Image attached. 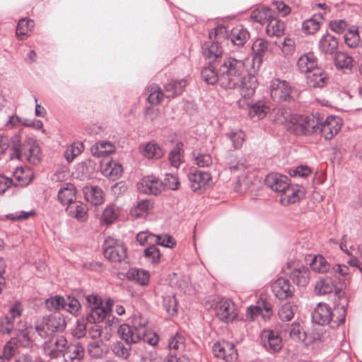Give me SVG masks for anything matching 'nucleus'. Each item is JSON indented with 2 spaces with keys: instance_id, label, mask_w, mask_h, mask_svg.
<instances>
[{
  "instance_id": "obj_30",
  "label": "nucleus",
  "mask_w": 362,
  "mask_h": 362,
  "mask_svg": "<svg viewBox=\"0 0 362 362\" xmlns=\"http://www.w3.org/2000/svg\"><path fill=\"white\" fill-rule=\"evenodd\" d=\"M307 83L312 88H322L327 83L328 78L327 74L320 67L306 75Z\"/></svg>"
},
{
  "instance_id": "obj_16",
  "label": "nucleus",
  "mask_w": 362,
  "mask_h": 362,
  "mask_svg": "<svg viewBox=\"0 0 362 362\" xmlns=\"http://www.w3.org/2000/svg\"><path fill=\"white\" fill-rule=\"evenodd\" d=\"M262 341L264 347L271 353L279 352L282 348L281 337L273 330H264Z\"/></svg>"
},
{
  "instance_id": "obj_52",
  "label": "nucleus",
  "mask_w": 362,
  "mask_h": 362,
  "mask_svg": "<svg viewBox=\"0 0 362 362\" xmlns=\"http://www.w3.org/2000/svg\"><path fill=\"white\" fill-rule=\"evenodd\" d=\"M344 42L350 48L356 47L360 42L358 28L353 26L344 34Z\"/></svg>"
},
{
  "instance_id": "obj_3",
  "label": "nucleus",
  "mask_w": 362,
  "mask_h": 362,
  "mask_svg": "<svg viewBox=\"0 0 362 362\" xmlns=\"http://www.w3.org/2000/svg\"><path fill=\"white\" fill-rule=\"evenodd\" d=\"M11 159H25L29 163L36 165L40 161V148L36 141L32 138L21 141L18 134H14L11 139Z\"/></svg>"
},
{
  "instance_id": "obj_38",
  "label": "nucleus",
  "mask_w": 362,
  "mask_h": 362,
  "mask_svg": "<svg viewBox=\"0 0 362 362\" xmlns=\"http://www.w3.org/2000/svg\"><path fill=\"white\" fill-rule=\"evenodd\" d=\"M141 153L148 159H158L163 156V150L158 144L152 141L143 146Z\"/></svg>"
},
{
  "instance_id": "obj_61",
  "label": "nucleus",
  "mask_w": 362,
  "mask_h": 362,
  "mask_svg": "<svg viewBox=\"0 0 362 362\" xmlns=\"http://www.w3.org/2000/svg\"><path fill=\"white\" fill-rule=\"evenodd\" d=\"M289 335L295 341H304L305 339L306 334L302 330L300 324L293 323L291 325L288 329Z\"/></svg>"
},
{
  "instance_id": "obj_21",
  "label": "nucleus",
  "mask_w": 362,
  "mask_h": 362,
  "mask_svg": "<svg viewBox=\"0 0 362 362\" xmlns=\"http://www.w3.org/2000/svg\"><path fill=\"white\" fill-rule=\"evenodd\" d=\"M257 88V79L254 76L249 75L243 77L238 85L232 89H238L240 95L245 98H249L253 95Z\"/></svg>"
},
{
  "instance_id": "obj_63",
  "label": "nucleus",
  "mask_w": 362,
  "mask_h": 362,
  "mask_svg": "<svg viewBox=\"0 0 362 362\" xmlns=\"http://www.w3.org/2000/svg\"><path fill=\"white\" fill-rule=\"evenodd\" d=\"M117 218V215L113 207L107 206L103 211L100 221L104 224L110 225Z\"/></svg>"
},
{
  "instance_id": "obj_41",
  "label": "nucleus",
  "mask_w": 362,
  "mask_h": 362,
  "mask_svg": "<svg viewBox=\"0 0 362 362\" xmlns=\"http://www.w3.org/2000/svg\"><path fill=\"white\" fill-rule=\"evenodd\" d=\"M184 144L182 141L177 142L175 147L170 151L168 160L170 165L175 168H179L184 162Z\"/></svg>"
},
{
  "instance_id": "obj_36",
  "label": "nucleus",
  "mask_w": 362,
  "mask_h": 362,
  "mask_svg": "<svg viewBox=\"0 0 362 362\" xmlns=\"http://www.w3.org/2000/svg\"><path fill=\"white\" fill-rule=\"evenodd\" d=\"M122 165L113 160L107 161L101 166L103 175L112 180L118 179L122 175Z\"/></svg>"
},
{
  "instance_id": "obj_64",
  "label": "nucleus",
  "mask_w": 362,
  "mask_h": 362,
  "mask_svg": "<svg viewBox=\"0 0 362 362\" xmlns=\"http://www.w3.org/2000/svg\"><path fill=\"white\" fill-rule=\"evenodd\" d=\"M80 308L81 304L76 298H71L69 296L66 299H65L64 309L66 310L70 313L76 315Z\"/></svg>"
},
{
  "instance_id": "obj_57",
  "label": "nucleus",
  "mask_w": 362,
  "mask_h": 362,
  "mask_svg": "<svg viewBox=\"0 0 362 362\" xmlns=\"http://www.w3.org/2000/svg\"><path fill=\"white\" fill-rule=\"evenodd\" d=\"M83 150V144L81 142L74 143L64 151L66 160L70 163L76 156L79 155Z\"/></svg>"
},
{
  "instance_id": "obj_31",
  "label": "nucleus",
  "mask_w": 362,
  "mask_h": 362,
  "mask_svg": "<svg viewBox=\"0 0 362 362\" xmlns=\"http://www.w3.org/2000/svg\"><path fill=\"white\" fill-rule=\"evenodd\" d=\"M297 66L300 72L308 74L318 67L317 59L313 53L303 54L298 59Z\"/></svg>"
},
{
  "instance_id": "obj_15",
  "label": "nucleus",
  "mask_w": 362,
  "mask_h": 362,
  "mask_svg": "<svg viewBox=\"0 0 362 362\" xmlns=\"http://www.w3.org/2000/svg\"><path fill=\"white\" fill-rule=\"evenodd\" d=\"M305 197V189L302 186L288 185L281 194L280 202L284 206L295 204Z\"/></svg>"
},
{
  "instance_id": "obj_60",
  "label": "nucleus",
  "mask_w": 362,
  "mask_h": 362,
  "mask_svg": "<svg viewBox=\"0 0 362 362\" xmlns=\"http://www.w3.org/2000/svg\"><path fill=\"white\" fill-rule=\"evenodd\" d=\"M34 21L30 19L23 18L21 19L16 28L17 35H26L29 30L34 27Z\"/></svg>"
},
{
  "instance_id": "obj_51",
  "label": "nucleus",
  "mask_w": 362,
  "mask_h": 362,
  "mask_svg": "<svg viewBox=\"0 0 362 362\" xmlns=\"http://www.w3.org/2000/svg\"><path fill=\"white\" fill-rule=\"evenodd\" d=\"M296 310L297 307L295 305L286 303L280 308L279 317L282 321H290L293 318Z\"/></svg>"
},
{
  "instance_id": "obj_62",
  "label": "nucleus",
  "mask_w": 362,
  "mask_h": 362,
  "mask_svg": "<svg viewBox=\"0 0 362 362\" xmlns=\"http://www.w3.org/2000/svg\"><path fill=\"white\" fill-rule=\"evenodd\" d=\"M88 352L92 357L98 358L105 354L106 350L102 344L95 341L89 345Z\"/></svg>"
},
{
  "instance_id": "obj_8",
  "label": "nucleus",
  "mask_w": 362,
  "mask_h": 362,
  "mask_svg": "<svg viewBox=\"0 0 362 362\" xmlns=\"http://www.w3.org/2000/svg\"><path fill=\"white\" fill-rule=\"evenodd\" d=\"M341 128V120L339 117L329 115L326 119L321 117L317 135H320L326 140H330L339 132Z\"/></svg>"
},
{
  "instance_id": "obj_13",
  "label": "nucleus",
  "mask_w": 362,
  "mask_h": 362,
  "mask_svg": "<svg viewBox=\"0 0 362 362\" xmlns=\"http://www.w3.org/2000/svg\"><path fill=\"white\" fill-rule=\"evenodd\" d=\"M216 315L223 322H232L238 317L234 303L230 299H221L216 305Z\"/></svg>"
},
{
  "instance_id": "obj_10",
  "label": "nucleus",
  "mask_w": 362,
  "mask_h": 362,
  "mask_svg": "<svg viewBox=\"0 0 362 362\" xmlns=\"http://www.w3.org/2000/svg\"><path fill=\"white\" fill-rule=\"evenodd\" d=\"M273 315V306L270 301L261 297L255 305H250L247 308L246 317L253 321L258 315H261L264 320L270 319Z\"/></svg>"
},
{
  "instance_id": "obj_2",
  "label": "nucleus",
  "mask_w": 362,
  "mask_h": 362,
  "mask_svg": "<svg viewBox=\"0 0 362 362\" xmlns=\"http://www.w3.org/2000/svg\"><path fill=\"white\" fill-rule=\"evenodd\" d=\"M347 302H341L334 309L325 303H319L313 313V321L318 325H329L330 327H338L346 318Z\"/></svg>"
},
{
  "instance_id": "obj_32",
  "label": "nucleus",
  "mask_w": 362,
  "mask_h": 362,
  "mask_svg": "<svg viewBox=\"0 0 362 362\" xmlns=\"http://www.w3.org/2000/svg\"><path fill=\"white\" fill-rule=\"evenodd\" d=\"M57 197L62 205L68 206L76 200V191L74 185L71 183L64 184L59 190Z\"/></svg>"
},
{
  "instance_id": "obj_19",
  "label": "nucleus",
  "mask_w": 362,
  "mask_h": 362,
  "mask_svg": "<svg viewBox=\"0 0 362 362\" xmlns=\"http://www.w3.org/2000/svg\"><path fill=\"white\" fill-rule=\"evenodd\" d=\"M288 181L289 178L286 175L276 173H269L265 178L266 185L280 194L288 187Z\"/></svg>"
},
{
  "instance_id": "obj_45",
  "label": "nucleus",
  "mask_w": 362,
  "mask_h": 362,
  "mask_svg": "<svg viewBox=\"0 0 362 362\" xmlns=\"http://www.w3.org/2000/svg\"><path fill=\"white\" fill-rule=\"evenodd\" d=\"M153 203L149 199H143L137 203L131 211L132 216L139 218L146 216L150 210L153 209Z\"/></svg>"
},
{
  "instance_id": "obj_23",
  "label": "nucleus",
  "mask_w": 362,
  "mask_h": 362,
  "mask_svg": "<svg viewBox=\"0 0 362 362\" xmlns=\"http://www.w3.org/2000/svg\"><path fill=\"white\" fill-rule=\"evenodd\" d=\"M188 178L191 189L194 192H196L209 185V182L211 180V176L208 172L195 170L188 175Z\"/></svg>"
},
{
  "instance_id": "obj_4",
  "label": "nucleus",
  "mask_w": 362,
  "mask_h": 362,
  "mask_svg": "<svg viewBox=\"0 0 362 362\" xmlns=\"http://www.w3.org/2000/svg\"><path fill=\"white\" fill-rule=\"evenodd\" d=\"M293 125L294 133L298 136H317L321 115L316 112L310 115H291L284 117Z\"/></svg>"
},
{
  "instance_id": "obj_22",
  "label": "nucleus",
  "mask_w": 362,
  "mask_h": 362,
  "mask_svg": "<svg viewBox=\"0 0 362 362\" xmlns=\"http://www.w3.org/2000/svg\"><path fill=\"white\" fill-rule=\"evenodd\" d=\"M132 326H130L127 324H123L120 325L118 333L120 335L122 340H124L127 344H143L144 343V337L140 335V334L137 332Z\"/></svg>"
},
{
  "instance_id": "obj_34",
  "label": "nucleus",
  "mask_w": 362,
  "mask_h": 362,
  "mask_svg": "<svg viewBox=\"0 0 362 362\" xmlns=\"http://www.w3.org/2000/svg\"><path fill=\"white\" fill-rule=\"evenodd\" d=\"M249 38V32L243 26L234 28L228 35V40H229L233 45L238 47L243 46Z\"/></svg>"
},
{
  "instance_id": "obj_47",
  "label": "nucleus",
  "mask_w": 362,
  "mask_h": 362,
  "mask_svg": "<svg viewBox=\"0 0 362 362\" xmlns=\"http://www.w3.org/2000/svg\"><path fill=\"white\" fill-rule=\"evenodd\" d=\"M335 66L338 69L351 70L354 59L352 57L345 52H336L334 57Z\"/></svg>"
},
{
  "instance_id": "obj_17",
  "label": "nucleus",
  "mask_w": 362,
  "mask_h": 362,
  "mask_svg": "<svg viewBox=\"0 0 362 362\" xmlns=\"http://www.w3.org/2000/svg\"><path fill=\"white\" fill-rule=\"evenodd\" d=\"M85 356V347L78 341L67 343L64 358L66 362H81Z\"/></svg>"
},
{
  "instance_id": "obj_44",
  "label": "nucleus",
  "mask_w": 362,
  "mask_h": 362,
  "mask_svg": "<svg viewBox=\"0 0 362 362\" xmlns=\"http://www.w3.org/2000/svg\"><path fill=\"white\" fill-rule=\"evenodd\" d=\"M267 24V33L270 36H281L284 34V22L278 20L272 15L268 20Z\"/></svg>"
},
{
  "instance_id": "obj_33",
  "label": "nucleus",
  "mask_w": 362,
  "mask_h": 362,
  "mask_svg": "<svg viewBox=\"0 0 362 362\" xmlns=\"http://www.w3.org/2000/svg\"><path fill=\"white\" fill-rule=\"evenodd\" d=\"M84 197L88 202L93 205H100L103 203V192L98 186H85L83 189Z\"/></svg>"
},
{
  "instance_id": "obj_50",
  "label": "nucleus",
  "mask_w": 362,
  "mask_h": 362,
  "mask_svg": "<svg viewBox=\"0 0 362 362\" xmlns=\"http://www.w3.org/2000/svg\"><path fill=\"white\" fill-rule=\"evenodd\" d=\"M194 163L200 167H209L212 164V158L209 153H202L197 150L192 153Z\"/></svg>"
},
{
  "instance_id": "obj_18",
  "label": "nucleus",
  "mask_w": 362,
  "mask_h": 362,
  "mask_svg": "<svg viewBox=\"0 0 362 362\" xmlns=\"http://www.w3.org/2000/svg\"><path fill=\"white\" fill-rule=\"evenodd\" d=\"M43 324L46 325L47 330L55 332H62L66 327V318L59 312H54L43 318Z\"/></svg>"
},
{
  "instance_id": "obj_39",
  "label": "nucleus",
  "mask_w": 362,
  "mask_h": 362,
  "mask_svg": "<svg viewBox=\"0 0 362 362\" xmlns=\"http://www.w3.org/2000/svg\"><path fill=\"white\" fill-rule=\"evenodd\" d=\"M223 49L218 42H206L203 47L204 56L210 60H218L222 58Z\"/></svg>"
},
{
  "instance_id": "obj_40",
  "label": "nucleus",
  "mask_w": 362,
  "mask_h": 362,
  "mask_svg": "<svg viewBox=\"0 0 362 362\" xmlns=\"http://www.w3.org/2000/svg\"><path fill=\"white\" fill-rule=\"evenodd\" d=\"M323 20L322 14H315L311 18L303 22L302 30L308 35H313L320 28L321 21Z\"/></svg>"
},
{
  "instance_id": "obj_46",
  "label": "nucleus",
  "mask_w": 362,
  "mask_h": 362,
  "mask_svg": "<svg viewBox=\"0 0 362 362\" xmlns=\"http://www.w3.org/2000/svg\"><path fill=\"white\" fill-rule=\"evenodd\" d=\"M147 92L148 93L147 100L152 105L159 104L162 101L163 97H165V92H163L160 87L155 83H153L148 87Z\"/></svg>"
},
{
  "instance_id": "obj_42",
  "label": "nucleus",
  "mask_w": 362,
  "mask_h": 362,
  "mask_svg": "<svg viewBox=\"0 0 362 362\" xmlns=\"http://www.w3.org/2000/svg\"><path fill=\"white\" fill-rule=\"evenodd\" d=\"M110 309L103 306H96L90 308L88 315L86 317V320L90 324H95L102 322L108 315Z\"/></svg>"
},
{
  "instance_id": "obj_28",
  "label": "nucleus",
  "mask_w": 362,
  "mask_h": 362,
  "mask_svg": "<svg viewBox=\"0 0 362 362\" xmlns=\"http://www.w3.org/2000/svg\"><path fill=\"white\" fill-rule=\"evenodd\" d=\"M66 212L71 217L79 221H85L88 218V207L81 202L75 200L66 208Z\"/></svg>"
},
{
  "instance_id": "obj_14",
  "label": "nucleus",
  "mask_w": 362,
  "mask_h": 362,
  "mask_svg": "<svg viewBox=\"0 0 362 362\" xmlns=\"http://www.w3.org/2000/svg\"><path fill=\"white\" fill-rule=\"evenodd\" d=\"M213 353L216 358H222L226 362H235L238 353L233 344L227 341H218L213 346Z\"/></svg>"
},
{
  "instance_id": "obj_11",
  "label": "nucleus",
  "mask_w": 362,
  "mask_h": 362,
  "mask_svg": "<svg viewBox=\"0 0 362 362\" xmlns=\"http://www.w3.org/2000/svg\"><path fill=\"white\" fill-rule=\"evenodd\" d=\"M292 90V87L284 80L276 78L272 81L270 93L274 101L278 103L290 101L293 98Z\"/></svg>"
},
{
  "instance_id": "obj_59",
  "label": "nucleus",
  "mask_w": 362,
  "mask_h": 362,
  "mask_svg": "<svg viewBox=\"0 0 362 362\" xmlns=\"http://www.w3.org/2000/svg\"><path fill=\"white\" fill-rule=\"evenodd\" d=\"M64 303L65 298L60 296L50 297L45 301L46 308L49 310L64 309Z\"/></svg>"
},
{
  "instance_id": "obj_9",
  "label": "nucleus",
  "mask_w": 362,
  "mask_h": 362,
  "mask_svg": "<svg viewBox=\"0 0 362 362\" xmlns=\"http://www.w3.org/2000/svg\"><path fill=\"white\" fill-rule=\"evenodd\" d=\"M168 348L170 351L166 361L165 362H189L187 357L184 355L177 356L173 354V351L182 353L185 349V337L182 332H176V334L168 339Z\"/></svg>"
},
{
  "instance_id": "obj_25",
  "label": "nucleus",
  "mask_w": 362,
  "mask_h": 362,
  "mask_svg": "<svg viewBox=\"0 0 362 362\" xmlns=\"http://www.w3.org/2000/svg\"><path fill=\"white\" fill-rule=\"evenodd\" d=\"M140 189L146 194L158 195L163 190V183L159 179L151 175L144 177Z\"/></svg>"
},
{
  "instance_id": "obj_55",
  "label": "nucleus",
  "mask_w": 362,
  "mask_h": 362,
  "mask_svg": "<svg viewBox=\"0 0 362 362\" xmlns=\"http://www.w3.org/2000/svg\"><path fill=\"white\" fill-rule=\"evenodd\" d=\"M127 278L139 286L148 285L150 280L149 273H126Z\"/></svg>"
},
{
  "instance_id": "obj_43",
  "label": "nucleus",
  "mask_w": 362,
  "mask_h": 362,
  "mask_svg": "<svg viewBox=\"0 0 362 362\" xmlns=\"http://www.w3.org/2000/svg\"><path fill=\"white\" fill-rule=\"evenodd\" d=\"M115 146L111 142L102 141L96 143L91 148V153L96 157H104L114 152Z\"/></svg>"
},
{
  "instance_id": "obj_6",
  "label": "nucleus",
  "mask_w": 362,
  "mask_h": 362,
  "mask_svg": "<svg viewBox=\"0 0 362 362\" xmlns=\"http://www.w3.org/2000/svg\"><path fill=\"white\" fill-rule=\"evenodd\" d=\"M103 247L104 256L112 262H120L127 257V248L119 240L109 236Z\"/></svg>"
},
{
  "instance_id": "obj_53",
  "label": "nucleus",
  "mask_w": 362,
  "mask_h": 362,
  "mask_svg": "<svg viewBox=\"0 0 362 362\" xmlns=\"http://www.w3.org/2000/svg\"><path fill=\"white\" fill-rule=\"evenodd\" d=\"M136 241L139 243L141 245H154L155 242L159 240V238L156 237L155 234L149 233L148 231H141L136 237Z\"/></svg>"
},
{
  "instance_id": "obj_48",
  "label": "nucleus",
  "mask_w": 362,
  "mask_h": 362,
  "mask_svg": "<svg viewBox=\"0 0 362 362\" xmlns=\"http://www.w3.org/2000/svg\"><path fill=\"white\" fill-rule=\"evenodd\" d=\"M269 110V106L264 103L259 101L250 107L248 115L251 118L257 117L258 119H262L267 115Z\"/></svg>"
},
{
  "instance_id": "obj_54",
  "label": "nucleus",
  "mask_w": 362,
  "mask_h": 362,
  "mask_svg": "<svg viewBox=\"0 0 362 362\" xmlns=\"http://www.w3.org/2000/svg\"><path fill=\"white\" fill-rule=\"evenodd\" d=\"M235 149L240 148L245 141V133L241 130L231 131L226 134Z\"/></svg>"
},
{
  "instance_id": "obj_56",
  "label": "nucleus",
  "mask_w": 362,
  "mask_h": 362,
  "mask_svg": "<svg viewBox=\"0 0 362 362\" xmlns=\"http://www.w3.org/2000/svg\"><path fill=\"white\" fill-rule=\"evenodd\" d=\"M163 306L167 313L174 315L177 313V300L173 295H167L163 298Z\"/></svg>"
},
{
  "instance_id": "obj_27",
  "label": "nucleus",
  "mask_w": 362,
  "mask_h": 362,
  "mask_svg": "<svg viewBox=\"0 0 362 362\" xmlns=\"http://www.w3.org/2000/svg\"><path fill=\"white\" fill-rule=\"evenodd\" d=\"M305 264L313 272H329V264L322 255L308 254L305 257Z\"/></svg>"
},
{
  "instance_id": "obj_7",
  "label": "nucleus",
  "mask_w": 362,
  "mask_h": 362,
  "mask_svg": "<svg viewBox=\"0 0 362 362\" xmlns=\"http://www.w3.org/2000/svg\"><path fill=\"white\" fill-rule=\"evenodd\" d=\"M67 340L63 335L53 334L42 345L45 354L52 359L64 356Z\"/></svg>"
},
{
  "instance_id": "obj_49",
  "label": "nucleus",
  "mask_w": 362,
  "mask_h": 362,
  "mask_svg": "<svg viewBox=\"0 0 362 362\" xmlns=\"http://www.w3.org/2000/svg\"><path fill=\"white\" fill-rule=\"evenodd\" d=\"M272 15V11L269 8H256L252 11L250 18L261 25H265Z\"/></svg>"
},
{
  "instance_id": "obj_20",
  "label": "nucleus",
  "mask_w": 362,
  "mask_h": 362,
  "mask_svg": "<svg viewBox=\"0 0 362 362\" xmlns=\"http://www.w3.org/2000/svg\"><path fill=\"white\" fill-rule=\"evenodd\" d=\"M272 291L279 300H284L293 296V288L289 281L284 278H279L272 284Z\"/></svg>"
},
{
  "instance_id": "obj_35",
  "label": "nucleus",
  "mask_w": 362,
  "mask_h": 362,
  "mask_svg": "<svg viewBox=\"0 0 362 362\" xmlns=\"http://www.w3.org/2000/svg\"><path fill=\"white\" fill-rule=\"evenodd\" d=\"M201 76L202 80L209 85L218 83L220 85V71L211 63L202 69Z\"/></svg>"
},
{
  "instance_id": "obj_26",
  "label": "nucleus",
  "mask_w": 362,
  "mask_h": 362,
  "mask_svg": "<svg viewBox=\"0 0 362 362\" xmlns=\"http://www.w3.org/2000/svg\"><path fill=\"white\" fill-rule=\"evenodd\" d=\"M252 49L254 53L252 66L259 68L262 63V57L269 50V42L264 39L259 38L252 45Z\"/></svg>"
},
{
  "instance_id": "obj_29",
  "label": "nucleus",
  "mask_w": 362,
  "mask_h": 362,
  "mask_svg": "<svg viewBox=\"0 0 362 362\" xmlns=\"http://www.w3.org/2000/svg\"><path fill=\"white\" fill-rule=\"evenodd\" d=\"M338 45V40L334 35L326 33L321 37L318 47L322 53L332 55L337 52Z\"/></svg>"
},
{
  "instance_id": "obj_12",
  "label": "nucleus",
  "mask_w": 362,
  "mask_h": 362,
  "mask_svg": "<svg viewBox=\"0 0 362 362\" xmlns=\"http://www.w3.org/2000/svg\"><path fill=\"white\" fill-rule=\"evenodd\" d=\"M148 320L141 315H134L132 320V327L144 337V343L155 346L158 342V336L155 332L149 331L147 328Z\"/></svg>"
},
{
  "instance_id": "obj_5",
  "label": "nucleus",
  "mask_w": 362,
  "mask_h": 362,
  "mask_svg": "<svg viewBox=\"0 0 362 362\" xmlns=\"http://www.w3.org/2000/svg\"><path fill=\"white\" fill-rule=\"evenodd\" d=\"M348 273H334L332 276L321 277L317 281L315 287L316 293L327 294L330 293L333 291L335 296H337L339 300L347 302L344 296V288L346 287L345 278Z\"/></svg>"
},
{
  "instance_id": "obj_1",
  "label": "nucleus",
  "mask_w": 362,
  "mask_h": 362,
  "mask_svg": "<svg viewBox=\"0 0 362 362\" xmlns=\"http://www.w3.org/2000/svg\"><path fill=\"white\" fill-rule=\"evenodd\" d=\"M220 71V86L226 90L235 88L245 71V64L240 59L232 57L221 58L218 60Z\"/></svg>"
},
{
  "instance_id": "obj_24",
  "label": "nucleus",
  "mask_w": 362,
  "mask_h": 362,
  "mask_svg": "<svg viewBox=\"0 0 362 362\" xmlns=\"http://www.w3.org/2000/svg\"><path fill=\"white\" fill-rule=\"evenodd\" d=\"M146 344H139L136 346L134 354L136 362H163L162 358L156 351L147 350Z\"/></svg>"
},
{
  "instance_id": "obj_58",
  "label": "nucleus",
  "mask_w": 362,
  "mask_h": 362,
  "mask_svg": "<svg viewBox=\"0 0 362 362\" xmlns=\"http://www.w3.org/2000/svg\"><path fill=\"white\" fill-rule=\"evenodd\" d=\"M145 258L151 263H158L160 258V252L158 247L154 244L148 246L144 251Z\"/></svg>"
},
{
  "instance_id": "obj_37",
  "label": "nucleus",
  "mask_w": 362,
  "mask_h": 362,
  "mask_svg": "<svg viewBox=\"0 0 362 362\" xmlns=\"http://www.w3.org/2000/svg\"><path fill=\"white\" fill-rule=\"evenodd\" d=\"M186 85L187 81L185 79L172 80L164 86L165 97L173 98L181 94Z\"/></svg>"
}]
</instances>
